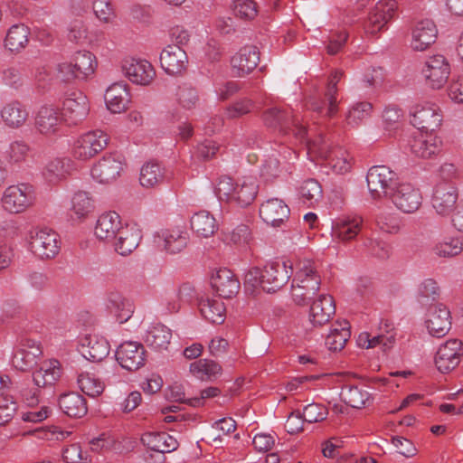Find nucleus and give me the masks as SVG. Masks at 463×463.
Here are the masks:
<instances>
[{"label": "nucleus", "mask_w": 463, "mask_h": 463, "mask_svg": "<svg viewBox=\"0 0 463 463\" xmlns=\"http://www.w3.org/2000/svg\"><path fill=\"white\" fill-rule=\"evenodd\" d=\"M123 170L120 156L109 155L103 156L91 169L92 178L99 184H109L115 181Z\"/></svg>", "instance_id": "obj_24"}, {"label": "nucleus", "mask_w": 463, "mask_h": 463, "mask_svg": "<svg viewBox=\"0 0 463 463\" xmlns=\"http://www.w3.org/2000/svg\"><path fill=\"white\" fill-rule=\"evenodd\" d=\"M122 71L126 77L137 85L148 86L156 78L153 65L143 59H126L122 64Z\"/></svg>", "instance_id": "obj_18"}, {"label": "nucleus", "mask_w": 463, "mask_h": 463, "mask_svg": "<svg viewBox=\"0 0 463 463\" xmlns=\"http://www.w3.org/2000/svg\"><path fill=\"white\" fill-rule=\"evenodd\" d=\"M438 30L430 19L418 22L411 32V47L417 52H423L433 44L437 39Z\"/></svg>", "instance_id": "obj_28"}, {"label": "nucleus", "mask_w": 463, "mask_h": 463, "mask_svg": "<svg viewBox=\"0 0 463 463\" xmlns=\"http://www.w3.org/2000/svg\"><path fill=\"white\" fill-rule=\"evenodd\" d=\"M293 270V266H287V262L268 263L262 269L254 267L245 273L244 285L252 291L262 288L268 293L275 292L288 282Z\"/></svg>", "instance_id": "obj_1"}, {"label": "nucleus", "mask_w": 463, "mask_h": 463, "mask_svg": "<svg viewBox=\"0 0 463 463\" xmlns=\"http://www.w3.org/2000/svg\"><path fill=\"white\" fill-rule=\"evenodd\" d=\"M59 406L63 413L73 418H81L88 411L86 400L78 392H69L61 395Z\"/></svg>", "instance_id": "obj_42"}, {"label": "nucleus", "mask_w": 463, "mask_h": 463, "mask_svg": "<svg viewBox=\"0 0 463 463\" xmlns=\"http://www.w3.org/2000/svg\"><path fill=\"white\" fill-rule=\"evenodd\" d=\"M251 232L248 225L241 223L232 230L222 232V241L229 245L245 246L251 241Z\"/></svg>", "instance_id": "obj_55"}, {"label": "nucleus", "mask_w": 463, "mask_h": 463, "mask_svg": "<svg viewBox=\"0 0 463 463\" xmlns=\"http://www.w3.org/2000/svg\"><path fill=\"white\" fill-rule=\"evenodd\" d=\"M350 335L349 322L346 320L336 321L331 326L325 344L329 350L339 351L344 348Z\"/></svg>", "instance_id": "obj_44"}, {"label": "nucleus", "mask_w": 463, "mask_h": 463, "mask_svg": "<svg viewBox=\"0 0 463 463\" xmlns=\"http://www.w3.org/2000/svg\"><path fill=\"white\" fill-rule=\"evenodd\" d=\"M427 83L432 89L439 90L448 81L450 65L445 56L435 54L428 57L421 69Z\"/></svg>", "instance_id": "obj_12"}, {"label": "nucleus", "mask_w": 463, "mask_h": 463, "mask_svg": "<svg viewBox=\"0 0 463 463\" xmlns=\"http://www.w3.org/2000/svg\"><path fill=\"white\" fill-rule=\"evenodd\" d=\"M300 143L305 144L307 155L310 160L315 161L316 159L327 160L335 151L332 149L329 142L322 136L319 135L316 138L310 140L307 138V130L305 129L304 138H296Z\"/></svg>", "instance_id": "obj_41"}, {"label": "nucleus", "mask_w": 463, "mask_h": 463, "mask_svg": "<svg viewBox=\"0 0 463 463\" xmlns=\"http://www.w3.org/2000/svg\"><path fill=\"white\" fill-rule=\"evenodd\" d=\"M90 112L88 98L81 92H72L62 102L61 116L68 125L82 122Z\"/></svg>", "instance_id": "obj_16"}, {"label": "nucleus", "mask_w": 463, "mask_h": 463, "mask_svg": "<svg viewBox=\"0 0 463 463\" xmlns=\"http://www.w3.org/2000/svg\"><path fill=\"white\" fill-rule=\"evenodd\" d=\"M262 118L269 128L278 129L286 135L292 134L295 138H304L305 128L300 125L299 118L292 115L291 109L269 108L264 111Z\"/></svg>", "instance_id": "obj_5"}, {"label": "nucleus", "mask_w": 463, "mask_h": 463, "mask_svg": "<svg viewBox=\"0 0 463 463\" xmlns=\"http://www.w3.org/2000/svg\"><path fill=\"white\" fill-rule=\"evenodd\" d=\"M213 290L222 298H229L238 293L240 282L232 270L220 269L211 279Z\"/></svg>", "instance_id": "obj_33"}, {"label": "nucleus", "mask_w": 463, "mask_h": 463, "mask_svg": "<svg viewBox=\"0 0 463 463\" xmlns=\"http://www.w3.org/2000/svg\"><path fill=\"white\" fill-rule=\"evenodd\" d=\"M141 440L149 449L161 454L172 452L178 447L177 440L166 432L145 433Z\"/></svg>", "instance_id": "obj_40"}, {"label": "nucleus", "mask_w": 463, "mask_h": 463, "mask_svg": "<svg viewBox=\"0 0 463 463\" xmlns=\"http://www.w3.org/2000/svg\"><path fill=\"white\" fill-rule=\"evenodd\" d=\"M142 238L140 229L132 224H124L113 241L115 250L127 256L137 248Z\"/></svg>", "instance_id": "obj_31"}, {"label": "nucleus", "mask_w": 463, "mask_h": 463, "mask_svg": "<svg viewBox=\"0 0 463 463\" xmlns=\"http://www.w3.org/2000/svg\"><path fill=\"white\" fill-rule=\"evenodd\" d=\"M61 364L55 359L47 360L40 364V367L33 372V381L36 387L45 388L52 386L61 377Z\"/></svg>", "instance_id": "obj_35"}, {"label": "nucleus", "mask_w": 463, "mask_h": 463, "mask_svg": "<svg viewBox=\"0 0 463 463\" xmlns=\"http://www.w3.org/2000/svg\"><path fill=\"white\" fill-rule=\"evenodd\" d=\"M397 10L394 0H379L371 10L365 25V32L374 35L384 30Z\"/></svg>", "instance_id": "obj_15"}, {"label": "nucleus", "mask_w": 463, "mask_h": 463, "mask_svg": "<svg viewBox=\"0 0 463 463\" xmlns=\"http://www.w3.org/2000/svg\"><path fill=\"white\" fill-rule=\"evenodd\" d=\"M171 339V329L161 323L151 325L144 335L145 343L156 351L166 350Z\"/></svg>", "instance_id": "obj_39"}, {"label": "nucleus", "mask_w": 463, "mask_h": 463, "mask_svg": "<svg viewBox=\"0 0 463 463\" xmlns=\"http://www.w3.org/2000/svg\"><path fill=\"white\" fill-rule=\"evenodd\" d=\"M233 11L241 19L252 20L258 14V5L253 0H235Z\"/></svg>", "instance_id": "obj_61"}, {"label": "nucleus", "mask_w": 463, "mask_h": 463, "mask_svg": "<svg viewBox=\"0 0 463 463\" xmlns=\"http://www.w3.org/2000/svg\"><path fill=\"white\" fill-rule=\"evenodd\" d=\"M162 69L170 75L184 72L188 65V57L184 50L178 45H167L160 53Z\"/></svg>", "instance_id": "obj_25"}, {"label": "nucleus", "mask_w": 463, "mask_h": 463, "mask_svg": "<svg viewBox=\"0 0 463 463\" xmlns=\"http://www.w3.org/2000/svg\"><path fill=\"white\" fill-rule=\"evenodd\" d=\"M77 383L79 388L85 394L90 397H97L104 391V383L94 374L90 373H82L78 376Z\"/></svg>", "instance_id": "obj_56"}, {"label": "nucleus", "mask_w": 463, "mask_h": 463, "mask_svg": "<svg viewBox=\"0 0 463 463\" xmlns=\"http://www.w3.org/2000/svg\"><path fill=\"white\" fill-rule=\"evenodd\" d=\"M326 161L328 166L337 175H345L351 169V163L342 151H335Z\"/></svg>", "instance_id": "obj_64"}, {"label": "nucleus", "mask_w": 463, "mask_h": 463, "mask_svg": "<svg viewBox=\"0 0 463 463\" xmlns=\"http://www.w3.org/2000/svg\"><path fill=\"white\" fill-rule=\"evenodd\" d=\"M260 62V53L256 46L246 45L231 59L232 72L237 77L250 73Z\"/></svg>", "instance_id": "obj_26"}, {"label": "nucleus", "mask_w": 463, "mask_h": 463, "mask_svg": "<svg viewBox=\"0 0 463 463\" xmlns=\"http://www.w3.org/2000/svg\"><path fill=\"white\" fill-rule=\"evenodd\" d=\"M71 169V161L66 158H54L44 168L43 176L49 183L55 184L64 179Z\"/></svg>", "instance_id": "obj_51"}, {"label": "nucleus", "mask_w": 463, "mask_h": 463, "mask_svg": "<svg viewBox=\"0 0 463 463\" xmlns=\"http://www.w3.org/2000/svg\"><path fill=\"white\" fill-rule=\"evenodd\" d=\"M29 29L23 24L12 25L5 36V46L11 52H19L28 43Z\"/></svg>", "instance_id": "obj_49"}, {"label": "nucleus", "mask_w": 463, "mask_h": 463, "mask_svg": "<svg viewBox=\"0 0 463 463\" xmlns=\"http://www.w3.org/2000/svg\"><path fill=\"white\" fill-rule=\"evenodd\" d=\"M294 269L291 297L296 304L305 306L314 298L320 288L317 264L313 260L301 259L295 263Z\"/></svg>", "instance_id": "obj_2"}, {"label": "nucleus", "mask_w": 463, "mask_h": 463, "mask_svg": "<svg viewBox=\"0 0 463 463\" xmlns=\"http://www.w3.org/2000/svg\"><path fill=\"white\" fill-rule=\"evenodd\" d=\"M178 104L184 109H195L200 103V97L195 88L188 84L178 87L176 92Z\"/></svg>", "instance_id": "obj_57"}, {"label": "nucleus", "mask_w": 463, "mask_h": 463, "mask_svg": "<svg viewBox=\"0 0 463 463\" xmlns=\"http://www.w3.org/2000/svg\"><path fill=\"white\" fill-rule=\"evenodd\" d=\"M426 327L430 335L442 337L451 328V313L449 308L442 304H435L429 308L426 319Z\"/></svg>", "instance_id": "obj_20"}, {"label": "nucleus", "mask_w": 463, "mask_h": 463, "mask_svg": "<svg viewBox=\"0 0 463 463\" xmlns=\"http://www.w3.org/2000/svg\"><path fill=\"white\" fill-rule=\"evenodd\" d=\"M342 77L341 71H335L329 78L326 90L325 92V99L319 97H313L308 102V109L318 114L325 112L328 118L334 117L337 111V83Z\"/></svg>", "instance_id": "obj_13"}, {"label": "nucleus", "mask_w": 463, "mask_h": 463, "mask_svg": "<svg viewBox=\"0 0 463 463\" xmlns=\"http://www.w3.org/2000/svg\"><path fill=\"white\" fill-rule=\"evenodd\" d=\"M335 312L333 298L330 295L322 294L310 307L309 321L314 326H320L327 323Z\"/></svg>", "instance_id": "obj_34"}, {"label": "nucleus", "mask_w": 463, "mask_h": 463, "mask_svg": "<svg viewBox=\"0 0 463 463\" xmlns=\"http://www.w3.org/2000/svg\"><path fill=\"white\" fill-rule=\"evenodd\" d=\"M29 249L40 259H52L60 252L59 235L48 228L33 230L30 232Z\"/></svg>", "instance_id": "obj_6"}, {"label": "nucleus", "mask_w": 463, "mask_h": 463, "mask_svg": "<svg viewBox=\"0 0 463 463\" xmlns=\"http://www.w3.org/2000/svg\"><path fill=\"white\" fill-rule=\"evenodd\" d=\"M123 226L118 213L112 211L106 212L97 220L95 235L100 241H112Z\"/></svg>", "instance_id": "obj_32"}, {"label": "nucleus", "mask_w": 463, "mask_h": 463, "mask_svg": "<svg viewBox=\"0 0 463 463\" xmlns=\"http://www.w3.org/2000/svg\"><path fill=\"white\" fill-rule=\"evenodd\" d=\"M411 124L421 132H433L442 121L439 107L430 102L415 105L411 110Z\"/></svg>", "instance_id": "obj_14"}, {"label": "nucleus", "mask_w": 463, "mask_h": 463, "mask_svg": "<svg viewBox=\"0 0 463 463\" xmlns=\"http://www.w3.org/2000/svg\"><path fill=\"white\" fill-rule=\"evenodd\" d=\"M299 194L305 203L313 204L317 203L323 195L321 184L315 179H307L300 186Z\"/></svg>", "instance_id": "obj_59"}, {"label": "nucleus", "mask_w": 463, "mask_h": 463, "mask_svg": "<svg viewBox=\"0 0 463 463\" xmlns=\"http://www.w3.org/2000/svg\"><path fill=\"white\" fill-rule=\"evenodd\" d=\"M69 41L83 44L89 40L88 30L85 24L81 20H75L69 24L68 35Z\"/></svg>", "instance_id": "obj_62"}, {"label": "nucleus", "mask_w": 463, "mask_h": 463, "mask_svg": "<svg viewBox=\"0 0 463 463\" xmlns=\"http://www.w3.org/2000/svg\"><path fill=\"white\" fill-rule=\"evenodd\" d=\"M192 230L203 238L211 237L217 231V222L213 215L207 211L194 213L190 221Z\"/></svg>", "instance_id": "obj_46"}, {"label": "nucleus", "mask_w": 463, "mask_h": 463, "mask_svg": "<svg viewBox=\"0 0 463 463\" xmlns=\"http://www.w3.org/2000/svg\"><path fill=\"white\" fill-rule=\"evenodd\" d=\"M97 67L96 56L90 51L80 50L73 52L68 61L57 64L56 77L65 83L87 80L94 75Z\"/></svg>", "instance_id": "obj_4"}, {"label": "nucleus", "mask_w": 463, "mask_h": 463, "mask_svg": "<svg viewBox=\"0 0 463 463\" xmlns=\"http://www.w3.org/2000/svg\"><path fill=\"white\" fill-rule=\"evenodd\" d=\"M433 252L440 258H452L463 250V237H449L437 242Z\"/></svg>", "instance_id": "obj_53"}, {"label": "nucleus", "mask_w": 463, "mask_h": 463, "mask_svg": "<svg viewBox=\"0 0 463 463\" xmlns=\"http://www.w3.org/2000/svg\"><path fill=\"white\" fill-rule=\"evenodd\" d=\"M290 210L281 199L271 198L264 202L260 208V218L273 227L279 226L289 216Z\"/></svg>", "instance_id": "obj_29"}, {"label": "nucleus", "mask_w": 463, "mask_h": 463, "mask_svg": "<svg viewBox=\"0 0 463 463\" xmlns=\"http://www.w3.org/2000/svg\"><path fill=\"white\" fill-rule=\"evenodd\" d=\"M0 115L7 127L19 128L27 121L29 112L26 106L19 100H11L4 105Z\"/></svg>", "instance_id": "obj_36"}, {"label": "nucleus", "mask_w": 463, "mask_h": 463, "mask_svg": "<svg viewBox=\"0 0 463 463\" xmlns=\"http://www.w3.org/2000/svg\"><path fill=\"white\" fill-rule=\"evenodd\" d=\"M396 174L385 165L371 167L366 175L369 193L373 199L388 197L395 188Z\"/></svg>", "instance_id": "obj_9"}, {"label": "nucleus", "mask_w": 463, "mask_h": 463, "mask_svg": "<svg viewBox=\"0 0 463 463\" xmlns=\"http://www.w3.org/2000/svg\"><path fill=\"white\" fill-rule=\"evenodd\" d=\"M191 373L201 381H213L222 375L221 365L209 359H199L190 364Z\"/></svg>", "instance_id": "obj_47"}, {"label": "nucleus", "mask_w": 463, "mask_h": 463, "mask_svg": "<svg viewBox=\"0 0 463 463\" xmlns=\"http://www.w3.org/2000/svg\"><path fill=\"white\" fill-rule=\"evenodd\" d=\"M259 185L254 177L245 176L235 183L229 176H221L214 187L220 201L235 203L241 207L250 205L258 194Z\"/></svg>", "instance_id": "obj_3"}, {"label": "nucleus", "mask_w": 463, "mask_h": 463, "mask_svg": "<svg viewBox=\"0 0 463 463\" xmlns=\"http://www.w3.org/2000/svg\"><path fill=\"white\" fill-rule=\"evenodd\" d=\"M165 179L162 168L157 163L149 162L140 170L139 182L144 187L150 188L161 184Z\"/></svg>", "instance_id": "obj_54"}, {"label": "nucleus", "mask_w": 463, "mask_h": 463, "mask_svg": "<svg viewBox=\"0 0 463 463\" xmlns=\"http://www.w3.org/2000/svg\"><path fill=\"white\" fill-rule=\"evenodd\" d=\"M462 355V342L458 339H449L441 345L435 355L437 369L446 373L458 366Z\"/></svg>", "instance_id": "obj_22"}, {"label": "nucleus", "mask_w": 463, "mask_h": 463, "mask_svg": "<svg viewBox=\"0 0 463 463\" xmlns=\"http://www.w3.org/2000/svg\"><path fill=\"white\" fill-rule=\"evenodd\" d=\"M362 223L359 216L339 218L333 222L332 235L342 241H351L358 235Z\"/></svg>", "instance_id": "obj_37"}, {"label": "nucleus", "mask_w": 463, "mask_h": 463, "mask_svg": "<svg viewBox=\"0 0 463 463\" xmlns=\"http://www.w3.org/2000/svg\"><path fill=\"white\" fill-rule=\"evenodd\" d=\"M202 316L213 324H222L224 321L225 307L219 299L205 298L199 302Z\"/></svg>", "instance_id": "obj_50"}, {"label": "nucleus", "mask_w": 463, "mask_h": 463, "mask_svg": "<svg viewBox=\"0 0 463 463\" xmlns=\"http://www.w3.org/2000/svg\"><path fill=\"white\" fill-rule=\"evenodd\" d=\"M80 352L85 359L99 362L109 355V344L101 336L88 335L80 340Z\"/></svg>", "instance_id": "obj_30"}, {"label": "nucleus", "mask_w": 463, "mask_h": 463, "mask_svg": "<svg viewBox=\"0 0 463 463\" xmlns=\"http://www.w3.org/2000/svg\"><path fill=\"white\" fill-rule=\"evenodd\" d=\"M327 409L318 403H310L304 407L302 417L308 423L319 422L326 419Z\"/></svg>", "instance_id": "obj_63"}, {"label": "nucleus", "mask_w": 463, "mask_h": 463, "mask_svg": "<svg viewBox=\"0 0 463 463\" xmlns=\"http://www.w3.org/2000/svg\"><path fill=\"white\" fill-rule=\"evenodd\" d=\"M108 308L120 324L127 322L134 313L133 303L119 292H110L109 294Z\"/></svg>", "instance_id": "obj_43"}, {"label": "nucleus", "mask_w": 463, "mask_h": 463, "mask_svg": "<svg viewBox=\"0 0 463 463\" xmlns=\"http://www.w3.org/2000/svg\"><path fill=\"white\" fill-rule=\"evenodd\" d=\"M95 209L94 199L84 191L76 192L71 201V212L79 220L86 218Z\"/></svg>", "instance_id": "obj_48"}, {"label": "nucleus", "mask_w": 463, "mask_h": 463, "mask_svg": "<svg viewBox=\"0 0 463 463\" xmlns=\"http://www.w3.org/2000/svg\"><path fill=\"white\" fill-rule=\"evenodd\" d=\"M443 142L433 132H420L409 141L411 152L417 157L430 158L437 156L442 149Z\"/></svg>", "instance_id": "obj_19"}, {"label": "nucleus", "mask_w": 463, "mask_h": 463, "mask_svg": "<svg viewBox=\"0 0 463 463\" xmlns=\"http://www.w3.org/2000/svg\"><path fill=\"white\" fill-rule=\"evenodd\" d=\"M34 200L33 188L27 184H19L6 187L1 198L4 209L10 213L25 212L33 204Z\"/></svg>", "instance_id": "obj_7"}, {"label": "nucleus", "mask_w": 463, "mask_h": 463, "mask_svg": "<svg viewBox=\"0 0 463 463\" xmlns=\"http://www.w3.org/2000/svg\"><path fill=\"white\" fill-rule=\"evenodd\" d=\"M116 359L122 368L136 371L145 364V347L138 342L126 341L117 348Z\"/></svg>", "instance_id": "obj_17"}, {"label": "nucleus", "mask_w": 463, "mask_h": 463, "mask_svg": "<svg viewBox=\"0 0 463 463\" xmlns=\"http://www.w3.org/2000/svg\"><path fill=\"white\" fill-rule=\"evenodd\" d=\"M395 207L404 213L417 212L422 203V195L420 189L410 183H402L388 196Z\"/></svg>", "instance_id": "obj_11"}, {"label": "nucleus", "mask_w": 463, "mask_h": 463, "mask_svg": "<svg viewBox=\"0 0 463 463\" xmlns=\"http://www.w3.org/2000/svg\"><path fill=\"white\" fill-rule=\"evenodd\" d=\"M341 399L349 406L361 409L372 403L371 394L364 387L345 385L340 392Z\"/></svg>", "instance_id": "obj_45"}, {"label": "nucleus", "mask_w": 463, "mask_h": 463, "mask_svg": "<svg viewBox=\"0 0 463 463\" xmlns=\"http://www.w3.org/2000/svg\"><path fill=\"white\" fill-rule=\"evenodd\" d=\"M104 99L108 109L112 113H120L125 110L129 101L127 84L123 82L112 84L107 89Z\"/></svg>", "instance_id": "obj_38"}, {"label": "nucleus", "mask_w": 463, "mask_h": 463, "mask_svg": "<svg viewBox=\"0 0 463 463\" xmlns=\"http://www.w3.org/2000/svg\"><path fill=\"white\" fill-rule=\"evenodd\" d=\"M109 137L101 130H91L80 136L72 146V156L87 161L101 152L108 145Z\"/></svg>", "instance_id": "obj_8"}, {"label": "nucleus", "mask_w": 463, "mask_h": 463, "mask_svg": "<svg viewBox=\"0 0 463 463\" xmlns=\"http://www.w3.org/2000/svg\"><path fill=\"white\" fill-rule=\"evenodd\" d=\"M458 200V188L453 183H436L431 195V205L438 215L449 216L455 212Z\"/></svg>", "instance_id": "obj_10"}, {"label": "nucleus", "mask_w": 463, "mask_h": 463, "mask_svg": "<svg viewBox=\"0 0 463 463\" xmlns=\"http://www.w3.org/2000/svg\"><path fill=\"white\" fill-rule=\"evenodd\" d=\"M42 355L40 345L33 340H23L14 350L12 365L19 371H28L37 364Z\"/></svg>", "instance_id": "obj_21"}, {"label": "nucleus", "mask_w": 463, "mask_h": 463, "mask_svg": "<svg viewBox=\"0 0 463 463\" xmlns=\"http://www.w3.org/2000/svg\"><path fill=\"white\" fill-rule=\"evenodd\" d=\"M64 122L59 107L52 104L41 106L35 116V128L44 136H52L60 130Z\"/></svg>", "instance_id": "obj_23"}, {"label": "nucleus", "mask_w": 463, "mask_h": 463, "mask_svg": "<svg viewBox=\"0 0 463 463\" xmlns=\"http://www.w3.org/2000/svg\"><path fill=\"white\" fill-rule=\"evenodd\" d=\"M373 106L369 102H357L354 104L346 114V122L348 125L357 126L363 120L369 118Z\"/></svg>", "instance_id": "obj_58"}, {"label": "nucleus", "mask_w": 463, "mask_h": 463, "mask_svg": "<svg viewBox=\"0 0 463 463\" xmlns=\"http://www.w3.org/2000/svg\"><path fill=\"white\" fill-rule=\"evenodd\" d=\"M30 152L29 145L22 139L12 140L4 151L6 165H19L25 161Z\"/></svg>", "instance_id": "obj_52"}, {"label": "nucleus", "mask_w": 463, "mask_h": 463, "mask_svg": "<svg viewBox=\"0 0 463 463\" xmlns=\"http://www.w3.org/2000/svg\"><path fill=\"white\" fill-rule=\"evenodd\" d=\"M1 80L5 85L14 90L21 89L24 83L21 69L15 65L2 70Z\"/></svg>", "instance_id": "obj_60"}, {"label": "nucleus", "mask_w": 463, "mask_h": 463, "mask_svg": "<svg viewBox=\"0 0 463 463\" xmlns=\"http://www.w3.org/2000/svg\"><path fill=\"white\" fill-rule=\"evenodd\" d=\"M157 238L158 246L169 254L181 252L189 241V234L184 227L161 231Z\"/></svg>", "instance_id": "obj_27"}]
</instances>
